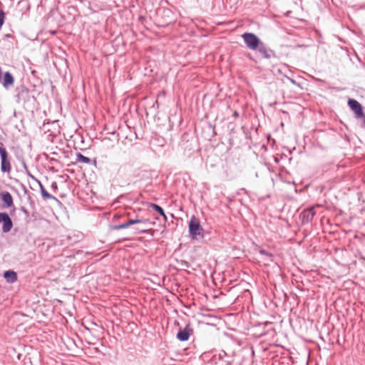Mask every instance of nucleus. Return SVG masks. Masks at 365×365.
Listing matches in <instances>:
<instances>
[{"mask_svg":"<svg viewBox=\"0 0 365 365\" xmlns=\"http://www.w3.org/2000/svg\"><path fill=\"white\" fill-rule=\"evenodd\" d=\"M132 132L127 125H119L118 131L115 130V134L118 136V140H122V143L127 144L128 143L131 144V139L128 138L129 135H131Z\"/></svg>","mask_w":365,"mask_h":365,"instance_id":"nucleus-4","label":"nucleus"},{"mask_svg":"<svg viewBox=\"0 0 365 365\" xmlns=\"http://www.w3.org/2000/svg\"><path fill=\"white\" fill-rule=\"evenodd\" d=\"M118 212H115V230L128 229L130 235H137L140 234H148L153 231L149 226L155 224L147 218H127L123 222H118Z\"/></svg>","mask_w":365,"mask_h":365,"instance_id":"nucleus-1","label":"nucleus"},{"mask_svg":"<svg viewBox=\"0 0 365 365\" xmlns=\"http://www.w3.org/2000/svg\"><path fill=\"white\" fill-rule=\"evenodd\" d=\"M0 199L2 202L3 208H11L13 207V210L11 212L12 214L15 212V207L14 206V199L11 194L8 191L0 192Z\"/></svg>","mask_w":365,"mask_h":365,"instance_id":"nucleus-5","label":"nucleus"},{"mask_svg":"<svg viewBox=\"0 0 365 365\" xmlns=\"http://www.w3.org/2000/svg\"><path fill=\"white\" fill-rule=\"evenodd\" d=\"M315 215L316 212L313 207L304 209L300 214L302 223L305 224L312 222Z\"/></svg>","mask_w":365,"mask_h":365,"instance_id":"nucleus-8","label":"nucleus"},{"mask_svg":"<svg viewBox=\"0 0 365 365\" xmlns=\"http://www.w3.org/2000/svg\"><path fill=\"white\" fill-rule=\"evenodd\" d=\"M16 98L17 102H20L23 98L24 95H27L29 93V89L24 85H21L16 88Z\"/></svg>","mask_w":365,"mask_h":365,"instance_id":"nucleus-12","label":"nucleus"},{"mask_svg":"<svg viewBox=\"0 0 365 365\" xmlns=\"http://www.w3.org/2000/svg\"><path fill=\"white\" fill-rule=\"evenodd\" d=\"M1 170L4 173H9L11 170V165L9 159L1 161Z\"/></svg>","mask_w":365,"mask_h":365,"instance_id":"nucleus-15","label":"nucleus"},{"mask_svg":"<svg viewBox=\"0 0 365 365\" xmlns=\"http://www.w3.org/2000/svg\"><path fill=\"white\" fill-rule=\"evenodd\" d=\"M51 189L53 190V191H56L58 190V185H57V182H53L51 183Z\"/></svg>","mask_w":365,"mask_h":365,"instance_id":"nucleus-21","label":"nucleus"},{"mask_svg":"<svg viewBox=\"0 0 365 365\" xmlns=\"http://www.w3.org/2000/svg\"><path fill=\"white\" fill-rule=\"evenodd\" d=\"M38 183H39V187H40V192H41V196H42V197L44 200H49V199H55V200H56V198L54 196H53L52 195L49 194L46 190V189L44 188L43 185L41 183V182L38 181Z\"/></svg>","mask_w":365,"mask_h":365,"instance_id":"nucleus-16","label":"nucleus"},{"mask_svg":"<svg viewBox=\"0 0 365 365\" xmlns=\"http://www.w3.org/2000/svg\"><path fill=\"white\" fill-rule=\"evenodd\" d=\"M14 83V78L13 75L9 72L6 71L4 73L2 85L5 88H8L12 86Z\"/></svg>","mask_w":365,"mask_h":365,"instance_id":"nucleus-11","label":"nucleus"},{"mask_svg":"<svg viewBox=\"0 0 365 365\" xmlns=\"http://www.w3.org/2000/svg\"><path fill=\"white\" fill-rule=\"evenodd\" d=\"M289 79L290 82H291L292 84H294V85H296V84H297V82H296V81H295V80L292 79V78H289Z\"/></svg>","mask_w":365,"mask_h":365,"instance_id":"nucleus-25","label":"nucleus"},{"mask_svg":"<svg viewBox=\"0 0 365 365\" xmlns=\"http://www.w3.org/2000/svg\"><path fill=\"white\" fill-rule=\"evenodd\" d=\"M22 164H23V166H24V168H25V170H26V171H28V168H27L26 164V163H25V161H24V160H23Z\"/></svg>","mask_w":365,"mask_h":365,"instance_id":"nucleus-24","label":"nucleus"},{"mask_svg":"<svg viewBox=\"0 0 365 365\" xmlns=\"http://www.w3.org/2000/svg\"><path fill=\"white\" fill-rule=\"evenodd\" d=\"M233 117H235V118H238V117H239V113H238L237 111H236V110H235V111L233 113Z\"/></svg>","mask_w":365,"mask_h":365,"instance_id":"nucleus-23","label":"nucleus"},{"mask_svg":"<svg viewBox=\"0 0 365 365\" xmlns=\"http://www.w3.org/2000/svg\"><path fill=\"white\" fill-rule=\"evenodd\" d=\"M193 333V329L187 325L184 329H180L177 333L176 338L180 341H186Z\"/></svg>","mask_w":365,"mask_h":365,"instance_id":"nucleus-9","label":"nucleus"},{"mask_svg":"<svg viewBox=\"0 0 365 365\" xmlns=\"http://www.w3.org/2000/svg\"><path fill=\"white\" fill-rule=\"evenodd\" d=\"M0 158H1V161H4L5 160H9V153H8L6 149L2 145H0Z\"/></svg>","mask_w":365,"mask_h":365,"instance_id":"nucleus-18","label":"nucleus"},{"mask_svg":"<svg viewBox=\"0 0 365 365\" xmlns=\"http://www.w3.org/2000/svg\"><path fill=\"white\" fill-rule=\"evenodd\" d=\"M348 105L354 112L357 118L364 117L362 106L356 100L352 98L349 99Z\"/></svg>","mask_w":365,"mask_h":365,"instance_id":"nucleus-7","label":"nucleus"},{"mask_svg":"<svg viewBox=\"0 0 365 365\" xmlns=\"http://www.w3.org/2000/svg\"><path fill=\"white\" fill-rule=\"evenodd\" d=\"M246 46L252 50L257 51L262 42L259 38L253 33L246 32L242 35Z\"/></svg>","mask_w":365,"mask_h":365,"instance_id":"nucleus-3","label":"nucleus"},{"mask_svg":"<svg viewBox=\"0 0 365 365\" xmlns=\"http://www.w3.org/2000/svg\"><path fill=\"white\" fill-rule=\"evenodd\" d=\"M2 75H3L2 70H1V68L0 67V82L1 81V79H2Z\"/></svg>","mask_w":365,"mask_h":365,"instance_id":"nucleus-26","label":"nucleus"},{"mask_svg":"<svg viewBox=\"0 0 365 365\" xmlns=\"http://www.w3.org/2000/svg\"><path fill=\"white\" fill-rule=\"evenodd\" d=\"M21 211L23 212L26 216L29 215V212L27 210V209L24 207H21Z\"/></svg>","mask_w":365,"mask_h":365,"instance_id":"nucleus-22","label":"nucleus"},{"mask_svg":"<svg viewBox=\"0 0 365 365\" xmlns=\"http://www.w3.org/2000/svg\"><path fill=\"white\" fill-rule=\"evenodd\" d=\"M148 207L157 212L160 216L163 217L165 220H167V216L162 207L155 203H150Z\"/></svg>","mask_w":365,"mask_h":365,"instance_id":"nucleus-14","label":"nucleus"},{"mask_svg":"<svg viewBox=\"0 0 365 365\" xmlns=\"http://www.w3.org/2000/svg\"><path fill=\"white\" fill-rule=\"evenodd\" d=\"M4 19H5V13L0 9V29H1L4 23Z\"/></svg>","mask_w":365,"mask_h":365,"instance_id":"nucleus-20","label":"nucleus"},{"mask_svg":"<svg viewBox=\"0 0 365 365\" xmlns=\"http://www.w3.org/2000/svg\"><path fill=\"white\" fill-rule=\"evenodd\" d=\"M189 235L192 240H199L204 237V230L200 220L192 216L189 222Z\"/></svg>","mask_w":365,"mask_h":365,"instance_id":"nucleus-2","label":"nucleus"},{"mask_svg":"<svg viewBox=\"0 0 365 365\" xmlns=\"http://www.w3.org/2000/svg\"><path fill=\"white\" fill-rule=\"evenodd\" d=\"M259 252L261 255L267 257L270 260H272V258L273 257V255L272 253L267 252L265 250H260Z\"/></svg>","mask_w":365,"mask_h":365,"instance_id":"nucleus-19","label":"nucleus"},{"mask_svg":"<svg viewBox=\"0 0 365 365\" xmlns=\"http://www.w3.org/2000/svg\"><path fill=\"white\" fill-rule=\"evenodd\" d=\"M4 277L9 283H14L18 279L16 272L11 269L5 271L4 273Z\"/></svg>","mask_w":365,"mask_h":365,"instance_id":"nucleus-13","label":"nucleus"},{"mask_svg":"<svg viewBox=\"0 0 365 365\" xmlns=\"http://www.w3.org/2000/svg\"><path fill=\"white\" fill-rule=\"evenodd\" d=\"M0 224H2V232L7 233L10 232L13 227V221L7 212H0Z\"/></svg>","mask_w":365,"mask_h":365,"instance_id":"nucleus-6","label":"nucleus"},{"mask_svg":"<svg viewBox=\"0 0 365 365\" xmlns=\"http://www.w3.org/2000/svg\"><path fill=\"white\" fill-rule=\"evenodd\" d=\"M257 51H258L262 56L266 59H270L275 56L274 51L268 48L264 42L261 43L259 48L257 49Z\"/></svg>","mask_w":365,"mask_h":365,"instance_id":"nucleus-10","label":"nucleus"},{"mask_svg":"<svg viewBox=\"0 0 365 365\" xmlns=\"http://www.w3.org/2000/svg\"><path fill=\"white\" fill-rule=\"evenodd\" d=\"M76 161L78 163H83L86 164H90L91 163V159L88 157H86L81 154V153H77L76 154Z\"/></svg>","mask_w":365,"mask_h":365,"instance_id":"nucleus-17","label":"nucleus"}]
</instances>
